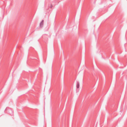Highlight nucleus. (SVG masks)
I'll list each match as a JSON object with an SVG mask.
<instances>
[{"instance_id": "1", "label": "nucleus", "mask_w": 127, "mask_h": 127, "mask_svg": "<svg viewBox=\"0 0 127 127\" xmlns=\"http://www.w3.org/2000/svg\"><path fill=\"white\" fill-rule=\"evenodd\" d=\"M43 20H42L40 24V26L41 27H42L43 26Z\"/></svg>"}, {"instance_id": "2", "label": "nucleus", "mask_w": 127, "mask_h": 127, "mask_svg": "<svg viewBox=\"0 0 127 127\" xmlns=\"http://www.w3.org/2000/svg\"><path fill=\"white\" fill-rule=\"evenodd\" d=\"M79 87V83L78 82H77V88L78 89Z\"/></svg>"}, {"instance_id": "3", "label": "nucleus", "mask_w": 127, "mask_h": 127, "mask_svg": "<svg viewBox=\"0 0 127 127\" xmlns=\"http://www.w3.org/2000/svg\"><path fill=\"white\" fill-rule=\"evenodd\" d=\"M8 111H9V112H9V113H10L11 115H12V114L11 113H12V111L10 109H9L8 110Z\"/></svg>"}, {"instance_id": "4", "label": "nucleus", "mask_w": 127, "mask_h": 127, "mask_svg": "<svg viewBox=\"0 0 127 127\" xmlns=\"http://www.w3.org/2000/svg\"><path fill=\"white\" fill-rule=\"evenodd\" d=\"M52 5H51L50 6V8H52Z\"/></svg>"}]
</instances>
